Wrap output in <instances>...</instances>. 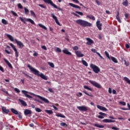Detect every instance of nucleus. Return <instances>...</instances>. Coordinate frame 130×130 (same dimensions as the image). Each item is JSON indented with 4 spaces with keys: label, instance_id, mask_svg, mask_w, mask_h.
<instances>
[{
    "label": "nucleus",
    "instance_id": "nucleus-1",
    "mask_svg": "<svg viewBox=\"0 0 130 130\" xmlns=\"http://www.w3.org/2000/svg\"><path fill=\"white\" fill-rule=\"evenodd\" d=\"M27 68H29L30 71H31V72L34 74V75H35L36 76H37L38 77H40L43 80H45V81H47L48 80V77L46 76V75H44L43 73H40V72L39 71L35 69L33 67H32L30 64H28L27 65Z\"/></svg>",
    "mask_w": 130,
    "mask_h": 130
},
{
    "label": "nucleus",
    "instance_id": "nucleus-2",
    "mask_svg": "<svg viewBox=\"0 0 130 130\" xmlns=\"http://www.w3.org/2000/svg\"><path fill=\"white\" fill-rule=\"evenodd\" d=\"M76 24L82 26V27H91L92 24L86 20L83 19H78L76 21Z\"/></svg>",
    "mask_w": 130,
    "mask_h": 130
},
{
    "label": "nucleus",
    "instance_id": "nucleus-3",
    "mask_svg": "<svg viewBox=\"0 0 130 130\" xmlns=\"http://www.w3.org/2000/svg\"><path fill=\"white\" fill-rule=\"evenodd\" d=\"M45 4H48V5H51L52 7H53L55 9H57L59 11H62V9L57 7L56 5L54 4L51 0H43Z\"/></svg>",
    "mask_w": 130,
    "mask_h": 130
},
{
    "label": "nucleus",
    "instance_id": "nucleus-4",
    "mask_svg": "<svg viewBox=\"0 0 130 130\" xmlns=\"http://www.w3.org/2000/svg\"><path fill=\"white\" fill-rule=\"evenodd\" d=\"M30 94L31 95H32L33 96H35L36 97H38L39 99H41V100H42V101H44L45 103H46L47 104H48L49 103V101L48 100L46 99L45 98H43L39 95H36L32 92H30Z\"/></svg>",
    "mask_w": 130,
    "mask_h": 130
},
{
    "label": "nucleus",
    "instance_id": "nucleus-5",
    "mask_svg": "<svg viewBox=\"0 0 130 130\" xmlns=\"http://www.w3.org/2000/svg\"><path fill=\"white\" fill-rule=\"evenodd\" d=\"M90 67L95 74H98V73L100 72V69L98 66L91 63L90 64Z\"/></svg>",
    "mask_w": 130,
    "mask_h": 130
},
{
    "label": "nucleus",
    "instance_id": "nucleus-6",
    "mask_svg": "<svg viewBox=\"0 0 130 130\" xmlns=\"http://www.w3.org/2000/svg\"><path fill=\"white\" fill-rule=\"evenodd\" d=\"M89 83L93 85L94 87H96V88H98V89H101L102 87L101 86V85L100 84L97 83L96 81L90 80Z\"/></svg>",
    "mask_w": 130,
    "mask_h": 130
},
{
    "label": "nucleus",
    "instance_id": "nucleus-7",
    "mask_svg": "<svg viewBox=\"0 0 130 130\" xmlns=\"http://www.w3.org/2000/svg\"><path fill=\"white\" fill-rule=\"evenodd\" d=\"M77 109L79 110V111H87L88 107L86 106H77Z\"/></svg>",
    "mask_w": 130,
    "mask_h": 130
},
{
    "label": "nucleus",
    "instance_id": "nucleus-8",
    "mask_svg": "<svg viewBox=\"0 0 130 130\" xmlns=\"http://www.w3.org/2000/svg\"><path fill=\"white\" fill-rule=\"evenodd\" d=\"M15 42L16 43L17 45L19 46V48H22V47H24L25 45H24V44L22 43V42L20 41H18L17 39H15Z\"/></svg>",
    "mask_w": 130,
    "mask_h": 130
},
{
    "label": "nucleus",
    "instance_id": "nucleus-9",
    "mask_svg": "<svg viewBox=\"0 0 130 130\" xmlns=\"http://www.w3.org/2000/svg\"><path fill=\"white\" fill-rule=\"evenodd\" d=\"M10 45L11 47H12L13 50L15 51V56L16 57H18V56H19V53L18 52V50H17V48H16V47H15V45H14V44H13L12 43H11L10 44Z\"/></svg>",
    "mask_w": 130,
    "mask_h": 130
},
{
    "label": "nucleus",
    "instance_id": "nucleus-10",
    "mask_svg": "<svg viewBox=\"0 0 130 130\" xmlns=\"http://www.w3.org/2000/svg\"><path fill=\"white\" fill-rule=\"evenodd\" d=\"M51 15L52 16V18H53V19H54L55 23H56V24L59 26H60V23H59V21H58V19H57V17H56L55 15H54V14L52 13Z\"/></svg>",
    "mask_w": 130,
    "mask_h": 130
},
{
    "label": "nucleus",
    "instance_id": "nucleus-11",
    "mask_svg": "<svg viewBox=\"0 0 130 130\" xmlns=\"http://www.w3.org/2000/svg\"><path fill=\"white\" fill-rule=\"evenodd\" d=\"M86 40L87 41V42L86 43L87 45H92V44H93L94 41H93V40L89 38H87Z\"/></svg>",
    "mask_w": 130,
    "mask_h": 130
},
{
    "label": "nucleus",
    "instance_id": "nucleus-12",
    "mask_svg": "<svg viewBox=\"0 0 130 130\" xmlns=\"http://www.w3.org/2000/svg\"><path fill=\"white\" fill-rule=\"evenodd\" d=\"M21 92L22 94H24L25 95V97H26L27 98H29L30 99H32V97L31 95L28 94V91L23 90L21 91Z\"/></svg>",
    "mask_w": 130,
    "mask_h": 130
},
{
    "label": "nucleus",
    "instance_id": "nucleus-13",
    "mask_svg": "<svg viewBox=\"0 0 130 130\" xmlns=\"http://www.w3.org/2000/svg\"><path fill=\"white\" fill-rule=\"evenodd\" d=\"M99 114L100 115L98 116V118H100L101 119L104 118V116H106L107 115V114H106L105 113H103L102 112H99Z\"/></svg>",
    "mask_w": 130,
    "mask_h": 130
},
{
    "label": "nucleus",
    "instance_id": "nucleus-14",
    "mask_svg": "<svg viewBox=\"0 0 130 130\" xmlns=\"http://www.w3.org/2000/svg\"><path fill=\"white\" fill-rule=\"evenodd\" d=\"M96 24L99 30H102V23H100V20H97Z\"/></svg>",
    "mask_w": 130,
    "mask_h": 130
},
{
    "label": "nucleus",
    "instance_id": "nucleus-15",
    "mask_svg": "<svg viewBox=\"0 0 130 130\" xmlns=\"http://www.w3.org/2000/svg\"><path fill=\"white\" fill-rule=\"evenodd\" d=\"M75 54L77 57H83L84 56L83 54L82 53L81 51H75Z\"/></svg>",
    "mask_w": 130,
    "mask_h": 130
},
{
    "label": "nucleus",
    "instance_id": "nucleus-16",
    "mask_svg": "<svg viewBox=\"0 0 130 130\" xmlns=\"http://www.w3.org/2000/svg\"><path fill=\"white\" fill-rule=\"evenodd\" d=\"M97 108H98V109H100V110H102V111H107V109L102 106H100V105H97L96 106Z\"/></svg>",
    "mask_w": 130,
    "mask_h": 130
},
{
    "label": "nucleus",
    "instance_id": "nucleus-17",
    "mask_svg": "<svg viewBox=\"0 0 130 130\" xmlns=\"http://www.w3.org/2000/svg\"><path fill=\"white\" fill-rule=\"evenodd\" d=\"M4 61L6 62V63L8 66L9 68L10 69H13V66H12V64H11L9 62V60H7L5 58H4Z\"/></svg>",
    "mask_w": 130,
    "mask_h": 130
},
{
    "label": "nucleus",
    "instance_id": "nucleus-18",
    "mask_svg": "<svg viewBox=\"0 0 130 130\" xmlns=\"http://www.w3.org/2000/svg\"><path fill=\"white\" fill-rule=\"evenodd\" d=\"M62 52H63V53L67 54V55H72V53L69 51V50L68 49H65L63 50Z\"/></svg>",
    "mask_w": 130,
    "mask_h": 130
},
{
    "label": "nucleus",
    "instance_id": "nucleus-19",
    "mask_svg": "<svg viewBox=\"0 0 130 130\" xmlns=\"http://www.w3.org/2000/svg\"><path fill=\"white\" fill-rule=\"evenodd\" d=\"M69 6H71V7H72V8H75V9H81V7L78 5H75L73 3H69Z\"/></svg>",
    "mask_w": 130,
    "mask_h": 130
},
{
    "label": "nucleus",
    "instance_id": "nucleus-20",
    "mask_svg": "<svg viewBox=\"0 0 130 130\" xmlns=\"http://www.w3.org/2000/svg\"><path fill=\"white\" fill-rule=\"evenodd\" d=\"M103 122H115V120L109 119H105L103 120Z\"/></svg>",
    "mask_w": 130,
    "mask_h": 130
},
{
    "label": "nucleus",
    "instance_id": "nucleus-21",
    "mask_svg": "<svg viewBox=\"0 0 130 130\" xmlns=\"http://www.w3.org/2000/svg\"><path fill=\"white\" fill-rule=\"evenodd\" d=\"M86 18H88V19H89L90 20H92V21H95V20H96L95 16L93 15H87L86 16Z\"/></svg>",
    "mask_w": 130,
    "mask_h": 130
},
{
    "label": "nucleus",
    "instance_id": "nucleus-22",
    "mask_svg": "<svg viewBox=\"0 0 130 130\" xmlns=\"http://www.w3.org/2000/svg\"><path fill=\"white\" fill-rule=\"evenodd\" d=\"M25 115H28V114H31L32 111L29 109H25L24 112Z\"/></svg>",
    "mask_w": 130,
    "mask_h": 130
},
{
    "label": "nucleus",
    "instance_id": "nucleus-23",
    "mask_svg": "<svg viewBox=\"0 0 130 130\" xmlns=\"http://www.w3.org/2000/svg\"><path fill=\"white\" fill-rule=\"evenodd\" d=\"M6 36L7 37H8V38H9L10 41H15V39H14V38L13 37V36H11V35L7 34Z\"/></svg>",
    "mask_w": 130,
    "mask_h": 130
},
{
    "label": "nucleus",
    "instance_id": "nucleus-24",
    "mask_svg": "<svg viewBox=\"0 0 130 130\" xmlns=\"http://www.w3.org/2000/svg\"><path fill=\"white\" fill-rule=\"evenodd\" d=\"M11 111L12 112V113H14V114H16V115H18L19 114V112L18 111L14 108L11 109Z\"/></svg>",
    "mask_w": 130,
    "mask_h": 130
},
{
    "label": "nucleus",
    "instance_id": "nucleus-25",
    "mask_svg": "<svg viewBox=\"0 0 130 130\" xmlns=\"http://www.w3.org/2000/svg\"><path fill=\"white\" fill-rule=\"evenodd\" d=\"M19 101L21 103L23 106H27V103L24 100L22 99H19Z\"/></svg>",
    "mask_w": 130,
    "mask_h": 130
},
{
    "label": "nucleus",
    "instance_id": "nucleus-26",
    "mask_svg": "<svg viewBox=\"0 0 130 130\" xmlns=\"http://www.w3.org/2000/svg\"><path fill=\"white\" fill-rule=\"evenodd\" d=\"M117 14L116 15V18L117 20V21L119 22V23H121V20H120V18H119V11H118L117 12Z\"/></svg>",
    "mask_w": 130,
    "mask_h": 130
},
{
    "label": "nucleus",
    "instance_id": "nucleus-27",
    "mask_svg": "<svg viewBox=\"0 0 130 130\" xmlns=\"http://www.w3.org/2000/svg\"><path fill=\"white\" fill-rule=\"evenodd\" d=\"M110 59H111L113 62H115V63H117V62H118L117 59L113 56H111Z\"/></svg>",
    "mask_w": 130,
    "mask_h": 130
},
{
    "label": "nucleus",
    "instance_id": "nucleus-28",
    "mask_svg": "<svg viewBox=\"0 0 130 130\" xmlns=\"http://www.w3.org/2000/svg\"><path fill=\"white\" fill-rule=\"evenodd\" d=\"M2 111L4 112V113H6V114H8L10 112V110L4 107L2 108Z\"/></svg>",
    "mask_w": 130,
    "mask_h": 130
},
{
    "label": "nucleus",
    "instance_id": "nucleus-29",
    "mask_svg": "<svg viewBox=\"0 0 130 130\" xmlns=\"http://www.w3.org/2000/svg\"><path fill=\"white\" fill-rule=\"evenodd\" d=\"M73 2H74V3H76V4H79L80 6H81L82 7H83L84 9H86V7L84 6L82 3H80V2L78 0H72Z\"/></svg>",
    "mask_w": 130,
    "mask_h": 130
},
{
    "label": "nucleus",
    "instance_id": "nucleus-30",
    "mask_svg": "<svg viewBox=\"0 0 130 130\" xmlns=\"http://www.w3.org/2000/svg\"><path fill=\"white\" fill-rule=\"evenodd\" d=\"M56 116H57L58 117H61L62 118H66V116L62 115L61 113H57L56 114Z\"/></svg>",
    "mask_w": 130,
    "mask_h": 130
},
{
    "label": "nucleus",
    "instance_id": "nucleus-31",
    "mask_svg": "<svg viewBox=\"0 0 130 130\" xmlns=\"http://www.w3.org/2000/svg\"><path fill=\"white\" fill-rule=\"evenodd\" d=\"M30 16H31L34 18H37L36 14H35V13L34 12V11H33V10H30Z\"/></svg>",
    "mask_w": 130,
    "mask_h": 130
},
{
    "label": "nucleus",
    "instance_id": "nucleus-32",
    "mask_svg": "<svg viewBox=\"0 0 130 130\" xmlns=\"http://www.w3.org/2000/svg\"><path fill=\"white\" fill-rule=\"evenodd\" d=\"M83 93H84V94H85V95H87V96H89V97H93V94H92V93H88V92H87V91H86L85 90H83Z\"/></svg>",
    "mask_w": 130,
    "mask_h": 130
},
{
    "label": "nucleus",
    "instance_id": "nucleus-33",
    "mask_svg": "<svg viewBox=\"0 0 130 130\" xmlns=\"http://www.w3.org/2000/svg\"><path fill=\"white\" fill-rule=\"evenodd\" d=\"M123 80H124V81L126 82V83H127V84H129V85H130V80L128 79V78H127L126 77H124L123 78Z\"/></svg>",
    "mask_w": 130,
    "mask_h": 130
},
{
    "label": "nucleus",
    "instance_id": "nucleus-34",
    "mask_svg": "<svg viewBox=\"0 0 130 130\" xmlns=\"http://www.w3.org/2000/svg\"><path fill=\"white\" fill-rule=\"evenodd\" d=\"M26 21L27 22H30V23H31V24H32V25H35V22H34V21L30 18H27L26 19Z\"/></svg>",
    "mask_w": 130,
    "mask_h": 130
},
{
    "label": "nucleus",
    "instance_id": "nucleus-35",
    "mask_svg": "<svg viewBox=\"0 0 130 130\" xmlns=\"http://www.w3.org/2000/svg\"><path fill=\"white\" fill-rule=\"evenodd\" d=\"M45 112H46V113H48V114H52V113H53V112L51 110H45Z\"/></svg>",
    "mask_w": 130,
    "mask_h": 130
},
{
    "label": "nucleus",
    "instance_id": "nucleus-36",
    "mask_svg": "<svg viewBox=\"0 0 130 130\" xmlns=\"http://www.w3.org/2000/svg\"><path fill=\"white\" fill-rule=\"evenodd\" d=\"M2 23L4 24V25H8L9 24V23H8V21L5 19H2Z\"/></svg>",
    "mask_w": 130,
    "mask_h": 130
},
{
    "label": "nucleus",
    "instance_id": "nucleus-37",
    "mask_svg": "<svg viewBox=\"0 0 130 130\" xmlns=\"http://www.w3.org/2000/svg\"><path fill=\"white\" fill-rule=\"evenodd\" d=\"M38 25L39 27H40L41 28H42V29H44V30H47V28L43 24L41 23H39Z\"/></svg>",
    "mask_w": 130,
    "mask_h": 130
},
{
    "label": "nucleus",
    "instance_id": "nucleus-38",
    "mask_svg": "<svg viewBox=\"0 0 130 130\" xmlns=\"http://www.w3.org/2000/svg\"><path fill=\"white\" fill-rule=\"evenodd\" d=\"M94 126H96V127H99L100 128H103L104 127V125H99L98 124H94Z\"/></svg>",
    "mask_w": 130,
    "mask_h": 130
},
{
    "label": "nucleus",
    "instance_id": "nucleus-39",
    "mask_svg": "<svg viewBox=\"0 0 130 130\" xmlns=\"http://www.w3.org/2000/svg\"><path fill=\"white\" fill-rule=\"evenodd\" d=\"M84 88L86 89V90H89V91H93V89H92V88L89 87V86L87 85L84 86Z\"/></svg>",
    "mask_w": 130,
    "mask_h": 130
},
{
    "label": "nucleus",
    "instance_id": "nucleus-40",
    "mask_svg": "<svg viewBox=\"0 0 130 130\" xmlns=\"http://www.w3.org/2000/svg\"><path fill=\"white\" fill-rule=\"evenodd\" d=\"M123 6H125V7H127L128 6V2L127 0H126L125 2H123L122 3Z\"/></svg>",
    "mask_w": 130,
    "mask_h": 130
},
{
    "label": "nucleus",
    "instance_id": "nucleus-41",
    "mask_svg": "<svg viewBox=\"0 0 130 130\" xmlns=\"http://www.w3.org/2000/svg\"><path fill=\"white\" fill-rule=\"evenodd\" d=\"M81 61L83 64L85 66V67H88V63H87V62L85 60H82Z\"/></svg>",
    "mask_w": 130,
    "mask_h": 130
},
{
    "label": "nucleus",
    "instance_id": "nucleus-42",
    "mask_svg": "<svg viewBox=\"0 0 130 130\" xmlns=\"http://www.w3.org/2000/svg\"><path fill=\"white\" fill-rule=\"evenodd\" d=\"M24 13L25 15H28V14H29V10L27 8H26V7L24 8Z\"/></svg>",
    "mask_w": 130,
    "mask_h": 130
},
{
    "label": "nucleus",
    "instance_id": "nucleus-43",
    "mask_svg": "<svg viewBox=\"0 0 130 130\" xmlns=\"http://www.w3.org/2000/svg\"><path fill=\"white\" fill-rule=\"evenodd\" d=\"M60 125H61V126H64L65 127H67V126H68V124H67V123H66L65 122L60 123Z\"/></svg>",
    "mask_w": 130,
    "mask_h": 130
},
{
    "label": "nucleus",
    "instance_id": "nucleus-44",
    "mask_svg": "<svg viewBox=\"0 0 130 130\" xmlns=\"http://www.w3.org/2000/svg\"><path fill=\"white\" fill-rule=\"evenodd\" d=\"M48 64H49L51 68H54V64H53L52 62H48Z\"/></svg>",
    "mask_w": 130,
    "mask_h": 130
},
{
    "label": "nucleus",
    "instance_id": "nucleus-45",
    "mask_svg": "<svg viewBox=\"0 0 130 130\" xmlns=\"http://www.w3.org/2000/svg\"><path fill=\"white\" fill-rule=\"evenodd\" d=\"M75 13L76 14H78V15H80V16H83L84 15V13H83V12L80 11H75Z\"/></svg>",
    "mask_w": 130,
    "mask_h": 130
},
{
    "label": "nucleus",
    "instance_id": "nucleus-46",
    "mask_svg": "<svg viewBox=\"0 0 130 130\" xmlns=\"http://www.w3.org/2000/svg\"><path fill=\"white\" fill-rule=\"evenodd\" d=\"M11 12L13 16H14L15 17H18V14H17V13L15 12L14 11H11Z\"/></svg>",
    "mask_w": 130,
    "mask_h": 130
},
{
    "label": "nucleus",
    "instance_id": "nucleus-47",
    "mask_svg": "<svg viewBox=\"0 0 130 130\" xmlns=\"http://www.w3.org/2000/svg\"><path fill=\"white\" fill-rule=\"evenodd\" d=\"M105 53L107 57H108V58H109V59H110V60L111 57L109 56V53H108L106 51H105Z\"/></svg>",
    "mask_w": 130,
    "mask_h": 130
},
{
    "label": "nucleus",
    "instance_id": "nucleus-48",
    "mask_svg": "<svg viewBox=\"0 0 130 130\" xmlns=\"http://www.w3.org/2000/svg\"><path fill=\"white\" fill-rule=\"evenodd\" d=\"M22 74L24 75V76H25L26 77H28V78H30V79H32V77H31V76H29L28 75V74L25 73V72H22Z\"/></svg>",
    "mask_w": 130,
    "mask_h": 130
},
{
    "label": "nucleus",
    "instance_id": "nucleus-49",
    "mask_svg": "<svg viewBox=\"0 0 130 130\" xmlns=\"http://www.w3.org/2000/svg\"><path fill=\"white\" fill-rule=\"evenodd\" d=\"M72 49L74 50H75L76 51H77V50H79V47L77 46H75L74 47H73L72 48Z\"/></svg>",
    "mask_w": 130,
    "mask_h": 130
},
{
    "label": "nucleus",
    "instance_id": "nucleus-50",
    "mask_svg": "<svg viewBox=\"0 0 130 130\" xmlns=\"http://www.w3.org/2000/svg\"><path fill=\"white\" fill-rule=\"evenodd\" d=\"M35 110L37 112H41V111H42V110H41V109L39 108H36Z\"/></svg>",
    "mask_w": 130,
    "mask_h": 130
},
{
    "label": "nucleus",
    "instance_id": "nucleus-51",
    "mask_svg": "<svg viewBox=\"0 0 130 130\" xmlns=\"http://www.w3.org/2000/svg\"><path fill=\"white\" fill-rule=\"evenodd\" d=\"M14 91L16 92V93H20L21 91H20V89L17 88H14Z\"/></svg>",
    "mask_w": 130,
    "mask_h": 130
},
{
    "label": "nucleus",
    "instance_id": "nucleus-52",
    "mask_svg": "<svg viewBox=\"0 0 130 130\" xmlns=\"http://www.w3.org/2000/svg\"><path fill=\"white\" fill-rule=\"evenodd\" d=\"M119 104H121V105H123V106H125V105H126V103H125L124 102H120Z\"/></svg>",
    "mask_w": 130,
    "mask_h": 130
},
{
    "label": "nucleus",
    "instance_id": "nucleus-53",
    "mask_svg": "<svg viewBox=\"0 0 130 130\" xmlns=\"http://www.w3.org/2000/svg\"><path fill=\"white\" fill-rule=\"evenodd\" d=\"M56 52H61V49H60V48L57 47L56 49Z\"/></svg>",
    "mask_w": 130,
    "mask_h": 130
},
{
    "label": "nucleus",
    "instance_id": "nucleus-54",
    "mask_svg": "<svg viewBox=\"0 0 130 130\" xmlns=\"http://www.w3.org/2000/svg\"><path fill=\"white\" fill-rule=\"evenodd\" d=\"M17 7L19 9H23V6H22V4L20 3L18 4Z\"/></svg>",
    "mask_w": 130,
    "mask_h": 130
},
{
    "label": "nucleus",
    "instance_id": "nucleus-55",
    "mask_svg": "<svg viewBox=\"0 0 130 130\" xmlns=\"http://www.w3.org/2000/svg\"><path fill=\"white\" fill-rule=\"evenodd\" d=\"M124 64L126 66V67H128L129 66V63L128 62H126V60H124Z\"/></svg>",
    "mask_w": 130,
    "mask_h": 130
},
{
    "label": "nucleus",
    "instance_id": "nucleus-56",
    "mask_svg": "<svg viewBox=\"0 0 130 130\" xmlns=\"http://www.w3.org/2000/svg\"><path fill=\"white\" fill-rule=\"evenodd\" d=\"M96 53L98 54V55H99V56H100L101 58H102V59H104V58H103V57L101 56V54L99 53V52H96Z\"/></svg>",
    "mask_w": 130,
    "mask_h": 130
},
{
    "label": "nucleus",
    "instance_id": "nucleus-57",
    "mask_svg": "<svg viewBox=\"0 0 130 130\" xmlns=\"http://www.w3.org/2000/svg\"><path fill=\"white\" fill-rule=\"evenodd\" d=\"M124 16L126 19H128L129 18V15H128L127 13H125Z\"/></svg>",
    "mask_w": 130,
    "mask_h": 130
},
{
    "label": "nucleus",
    "instance_id": "nucleus-58",
    "mask_svg": "<svg viewBox=\"0 0 130 130\" xmlns=\"http://www.w3.org/2000/svg\"><path fill=\"white\" fill-rule=\"evenodd\" d=\"M35 52L33 54L34 56H38V53L36 52L35 51H33Z\"/></svg>",
    "mask_w": 130,
    "mask_h": 130
},
{
    "label": "nucleus",
    "instance_id": "nucleus-59",
    "mask_svg": "<svg viewBox=\"0 0 130 130\" xmlns=\"http://www.w3.org/2000/svg\"><path fill=\"white\" fill-rule=\"evenodd\" d=\"M0 71H1L2 73H5V70H4V68H3V67H2L1 66H0Z\"/></svg>",
    "mask_w": 130,
    "mask_h": 130
},
{
    "label": "nucleus",
    "instance_id": "nucleus-60",
    "mask_svg": "<svg viewBox=\"0 0 130 130\" xmlns=\"http://www.w3.org/2000/svg\"><path fill=\"white\" fill-rule=\"evenodd\" d=\"M72 15H74V16H76V17H77L78 18H80V15L77 14V13H72Z\"/></svg>",
    "mask_w": 130,
    "mask_h": 130
},
{
    "label": "nucleus",
    "instance_id": "nucleus-61",
    "mask_svg": "<svg viewBox=\"0 0 130 130\" xmlns=\"http://www.w3.org/2000/svg\"><path fill=\"white\" fill-rule=\"evenodd\" d=\"M48 91L50 92V93H54V91H53V89L52 88H48Z\"/></svg>",
    "mask_w": 130,
    "mask_h": 130
},
{
    "label": "nucleus",
    "instance_id": "nucleus-62",
    "mask_svg": "<svg viewBox=\"0 0 130 130\" xmlns=\"http://www.w3.org/2000/svg\"><path fill=\"white\" fill-rule=\"evenodd\" d=\"M42 48L44 49V50H47V48L44 45L42 46Z\"/></svg>",
    "mask_w": 130,
    "mask_h": 130
},
{
    "label": "nucleus",
    "instance_id": "nucleus-63",
    "mask_svg": "<svg viewBox=\"0 0 130 130\" xmlns=\"http://www.w3.org/2000/svg\"><path fill=\"white\" fill-rule=\"evenodd\" d=\"M108 92H109V94H111V93H112V90L111 89V88H110V87L109 88Z\"/></svg>",
    "mask_w": 130,
    "mask_h": 130
},
{
    "label": "nucleus",
    "instance_id": "nucleus-64",
    "mask_svg": "<svg viewBox=\"0 0 130 130\" xmlns=\"http://www.w3.org/2000/svg\"><path fill=\"white\" fill-rule=\"evenodd\" d=\"M112 129L118 130V129H119V128H117L116 127L113 126V127H112Z\"/></svg>",
    "mask_w": 130,
    "mask_h": 130
}]
</instances>
